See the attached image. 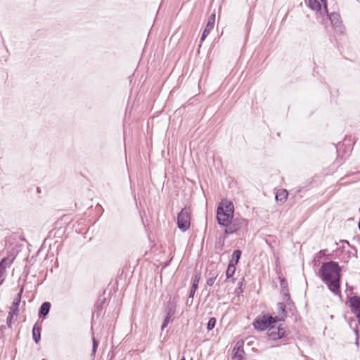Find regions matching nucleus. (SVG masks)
Here are the masks:
<instances>
[{"label": "nucleus", "instance_id": "nucleus-1", "mask_svg": "<svg viewBox=\"0 0 360 360\" xmlns=\"http://www.w3.org/2000/svg\"><path fill=\"white\" fill-rule=\"evenodd\" d=\"M340 271L338 263L333 261L323 263L320 269V278L334 293L340 289Z\"/></svg>", "mask_w": 360, "mask_h": 360}, {"label": "nucleus", "instance_id": "nucleus-2", "mask_svg": "<svg viewBox=\"0 0 360 360\" xmlns=\"http://www.w3.org/2000/svg\"><path fill=\"white\" fill-rule=\"evenodd\" d=\"M285 304L283 302H279L276 306V314L275 316L264 315L262 318L255 321V328L259 330H264L271 324L284 321L286 317Z\"/></svg>", "mask_w": 360, "mask_h": 360}, {"label": "nucleus", "instance_id": "nucleus-3", "mask_svg": "<svg viewBox=\"0 0 360 360\" xmlns=\"http://www.w3.org/2000/svg\"><path fill=\"white\" fill-rule=\"evenodd\" d=\"M233 217V205L231 202L224 200L217 208V218L221 226H226L230 224Z\"/></svg>", "mask_w": 360, "mask_h": 360}, {"label": "nucleus", "instance_id": "nucleus-4", "mask_svg": "<svg viewBox=\"0 0 360 360\" xmlns=\"http://www.w3.org/2000/svg\"><path fill=\"white\" fill-rule=\"evenodd\" d=\"M190 221L191 217L188 210L186 208L183 209L177 217L178 228L182 231H186L190 226Z\"/></svg>", "mask_w": 360, "mask_h": 360}, {"label": "nucleus", "instance_id": "nucleus-5", "mask_svg": "<svg viewBox=\"0 0 360 360\" xmlns=\"http://www.w3.org/2000/svg\"><path fill=\"white\" fill-rule=\"evenodd\" d=\"M323 4V8H321V4L317 0H306L308 6L313 11H316L317 14L323 17L324 15H328V9L326 0H321Z\"/></svg>", "mask_w": 360, "mask_h": 360}, {"label": "nucleus", "instance_id": "nucleus-6", "mask_svg": "<svg viewBox=\"0 0 360 360\" xmlns=\"http://www.w3.org/2000/svg\"><path fill=\"white\" fill-rule=\"evenodd\" d=\"M267 328V335L271 340H276L285 335V330L281 327V325L275 327L271 324Z\"/></svg>", "mask_w": 360, "mask_h": 360}, {"label": "nucleus", "instance_id": "nucleus-7", "mask_svg": "<svg viewBox=\"0 0 360 360\" xmlns=\"http://www.w3.org/2000/svg\"><path fill=\"white\" fill-rule=\"evenodd\" d=\"M245 225H246V221L243 219H235L233 221L231 219L230 224L226 226L225 233H233Z\"/></svg>", "mask_w": 360, "mask_h": 360}, {"label": "nucleus", "instance_id": "nucleus-8", "mask_svg": "<svg viewBox=\"0 0 360 360\" xmlns=\"http://www.w3.org/2000/svg\"><path fill=\"white\" fill-rule=\"evenodd\" d=\"M13 259L5 257L0 262V285L4 283L6 278V269L9 267Z\"/></svg>", "mask_w": 360, "mask_h": 360}, {"label": "nucleus", "instance_id": "nucleus-9", "mask_svg": "<svg viewBox=\"0 0 360 360\" xmlns=\"http://www.w3.org/2000/svg\"><path fill=\"white\" fill-rule=\"evenodd\" d=\"M215 18H216L215 13H212L210 16L208 22L207 23V25L205 27V29L204 30L201 36V38H200L201 42L205 39L207 36L210 33V32L214 28V22H215Z\"/></svg>", "mask_w": 360, "mask_h": 360}, {"label": "nucleus", "instance_id": "nucleus-10", "mask_svg": "<svg viewBox=\"0 0 360 360\" xmlns=\"http://www.w3.org/2000/svg\"><path fill=\"white\" fill-rule=\"evenodd\" d=\"M22 293V288L20 290L18 294V297L15 300L13 301L12 306L10 309V317L13 318L14 316H18V307L21 300V295Z\"/></svg>", "mask_w": 360, "mask_h": 360}, {"label": "nucleus", "instance_id": "nucleus-11", "mask_svg": "<svg viewBox=\"0 0 360 360\" xmlns=\"http://www.w3.org/2000/svg\"><path fill=\"white\" fill-rule=\"evenodd\" d=\"M243 342H238L236 345V346L234 347L233 348V360H240L242 359L243 356V354H244V351L243 349Z\"/></svg>", "mask_w": 360, "mask_h": 360}, {"label": "nucleus", "instance_id": "nucleus-12", "mask_svg": "<svg viewBox=\"0 0 360 360\" xmlns=\"http://www.w3.org/2000/svg\"><path fill=\"white\" fill-rule=\"evenodd\" d=\"M288 195L285 189H279L276 193V200L280 204H283L288 198Z\"/></svg>", "mask_w": 360, "mask_h": 360}, {"label": "nucleus", "instance_id": "nucleus-13", "mask_svg": "<svg viewBox=\"0 0 360 360\" xmlns=\"http://www.w3.org/2000/svg\"><path fill=\"white\" fill-rule=\"evenodd\" d=\"M327 18H329L332 25L336 27H341L340 16L337 13H332L330 15H325Z\"/></svg>", "mask_w": 360, "mask_h": 360}, {"label": "nucleus", "instance_id": "nucleus-14", "mask_svg": "<svg viewBox=\"0 0 360 360\" xmlns=\"http://www.w3.org/2000/svg\"><path fill=\"white\" fill-rule=\"evenodd\" d=\"M40 330L41 328L38 324H34L32 328V337L34 342L37 344L39 343L41 336H40Z\"/></svg>", "mask_w": 360, "mask_h": 360}, {"label": "nucleus", "instance_id": "nucleus-15", "mask_svg": "<svg viewBox=\"0 0 360 360\" xmlns=\"http://www.w3.org/2000/svg\"><path fill=\"white\" fill-rule=\"evenodd\" d=\"M50 307H51V304L49 302H44L40 307L39 315L46 316L49 312Z\"/></svg>", "mask_w": 360, "mask_h": 360}, {"label": "nucleus", "instance_id": "nucleus-16", "mask_svg": "<svg viewBox=\"0 0 360 360\" xmlns=\"http://www.w3.org/2000/svg\"><path fill=\"white\" fill-rule=\"evenodd\" d=\"M235 271H236V265H234L233 261H231L228 266L227 270H226V278H229L232 277V276L233 275Z\"/></svg>", "mask_w": 360, "mask_h": 360}, {"label": "nucleus", "instance_id": "nucleus-17", "mask_svg": "<svg viewBox=\"0 0 360 360\" xmlns=\"http://www.w3.org/2000/svg\"><path fill=\"white\" fill-rule=\"evenodd\" d=\"M241 252L238 250H234L232 255V259L231 261H233L234 265H236L240 257Z\"/></svg>", "mask_w": 360, "mask_h": 360}, {"label": "nucleus", "instance_id": "nucleus-18", "mask_svg": "<svg viewBox=\"0 0 360 360\" xmlns=\"http://www.w3.org/2000/svg\"><path fill=\"white\" fill-rule=\"evenodd\" d=\"M200 279V274H195L194 276V277H193V284H192V287L191 288H193L194 289H197L198 286V283H199Z\"/></svg>", "mask_w": 360, "mask_h": 360}, {"label": "nucleus", "instance_id": "nucleus-19", "mask_svg": "<svg viewBox=\"0 0 360 360\" xmlns=\"http://www.w3.org/2000/svg\"><path fill=\"white\" fill-rule=\"evenodd\" d=\"M216 322H217V320L215 318H211L210 319L208 323H207V328L208 330H212L215 325H216Z\"/></svg>", "mask_w": 360, "mask_h": 360}, {"label": "nucleus", "instance_id": "nucleus-20", "mask_svg": "<svg viewBox=\"0 0 360 360\" xmlns=\"http://www.w3.org/2000/svg\"><path fill=\"white\" fill-rule=\"evenodd\" d=\"M217 277V274L216 273H213L210 277H209L207 280V285L209 286H212Z\"/></svg>", "mask_w": 360, "mask_h": 360}, {"label": "nucleus", "instance_id": "nucleus-21", "mask_svg": "<svg viewBox=\"0 0 360 360\" xmlns=\"http://www.w3.org/2000/svg\"><path fill=\"white\" fill-rule=\"evenodd\" d=\"M175 314V307L173 306L168 307L167 309V315L166 316H168L169 318H172L174 314Z\"/></svg>", "mask_w": 360, "mask_h": 360}, {"label": "nucleus", "instance_id": "nucleus-22", "mask_svg": "<svg viewBox=\"0 0 360 360\" xmlns=\"http://www.w3.org/2000/svg\"><path fill=\"white\" fill-rule=\"evenodd\" d=\"M92 342H93V346H92V354H91V355H94L96 352L98 345V342L95 339L94 337H93V338H92Z\"/></svg>", "mask_w": 360, "mask_h": 360}, {"label": "nucleus", "instance_id": "nucleus-23", "mask_svg": "<svg viewBox=\"0 0 360 360\" xmlns=\"http://www.w3.org/2000/svg\"><path fill=\"white\" fill-rule=\"evenodd\" d=\"M171 319H172V318H169L168 316H165L164 322H163V323L162 325V327H161L162 330L167 326V325L170 322Z\"/></svg>", "mask_w": 360, "mask_h": 360}, {"label": "nucleus", "instance_id": "nucleus-24", "mask_svg": "<svg viewBox=\"0 0 360 360\" xmlns=\"http://www.w3.org/2000/svg\"><path fill=\"white\" fill-rule=\"evenodd\" d=\"M195 290H196V289H194V288H191V290L189 292V295H188L189 298H193L195 292Z\"/></svg>", "mask_w": 360, "mask_h": 360}, {"label": "nucleus", "instance_id": "nucleus-25", "mask_svg": "<svg viewBox=\"0 0 360 360\" xmlns=\"http://www.w3.org/2000/svg\"><path fill=\"white\" fill-rule=\"evenodd\" d=\"M326 250H321L319 251V252L318 253V257H324L326 254Z\"/></svg>", "mask_w": 360, "mask_h": 360}, {"label": "nucleus", "instance_id": "nucleus-26", "mask_svg": "<svg viewBox=\"0 0 360 360\" xmlns=\"http://www.w3.org/2000/svg\"><path fill=\"white\" fill-rule=\"evenodd\" d=\"M193 302V298H188L186 301V306H191Z\"/></svg>", "mask_w": 360, "mask_h": 360}, {"label": "nucleus", "instance_id": "nucleus-27", "mask_svg": "<svg viewBox=\"0 0 360 360\" xmlns=\"http://www.w3.org/2000/svg\"><path fill=\"white\" fill-rule=\"evenodd\" d=\"M13 318H11L10 317V314H8V316L7 318V323L8 325V326H11V320H12Z\"/></svg>", "mask_w": 360, "mask_h": 360}, {"label": "nucleus", "instance_id": "nucleus-28", "mask_svg": "<svg viewBox=\"0 0 360 360\" xmlns=\"http://www.w3.org/2000/svg\"><path fill=\"white\" fill-rule=\"evenodd\" d=\"M358 343H359V338L358 337L356 338V345H358Z\"/></svg>", "mask_w": 360, "mask_h": 360}, {"label": "nucleus", "instance_id": "nucleus-29", "mask_svg": "<svg viewBox=\"0 0 360 360\" xmlns=\"http://www.w3.org/2000/svg\"><path fill=\"white\" fill-rule=\"evenodd\" d=\"M285 296L288 299H289V295H288V293H285Z\"/></svg>", "mask_w": 360, "mask_h": 360}, {"label": "nucleus", "instance_id": "nucleus-30", "mask_svg": "<svg viewBox=\"0 0 360 360\" xmlns=\"http://www.w3.org/2000/svg\"><path fill=\"white\" fill-rule=\"evenodd\" d=\"M181 360H186L184 357H183Z\"/></svg>", "mask_w": 360, "mask_h": 360}]
</instances>
